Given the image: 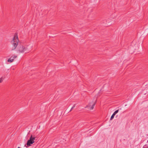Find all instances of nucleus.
I'll use <instances>...</instances> for the list:
<instances>
[{
  "mask_svg": "<svg viewBox=\"0 0 148 148\" xmlns=\"http://www.w3.org/2000/svg\"><path fill=\"white\" fill-rule=\"evenodd\" d=\"M32 47V46L23 45L20 44L17 47L16 50L19 53H27L29 52Z\"/></svg>",
  "mask_w": 148,
  "mask_h": 148,
  "instance_id": "f257e3e1",
  "label": "nucleus"
},
{
  "mask_svg": "<svg viewBox=\"0 0 148 148\" xmlns=\"http://www.w3.org/2000/svg\"><path fill=\"white\" fill-rule=\"evenodd\" d=\"M11 43L12 45V47L11 50H14L16 49L19 44V40L17 35H15L13 39L11 41Z\"/></svg>",
  "mask_w": 148,
  "mask_h": 148,
  "instance_id": "f03ea898",
  "label": "nucleus"
},
{
  "mask_svg": "<svg viewBox=\"0 0 148 148\" xmlns=\"http://www.w3.org/2000/svg\"><path fill=\"white\" fill-rule=\"evenodd\" d=\"M36 137L34 136L31 135L30 136L29 139L28 140L27 143L28 146L31 145L34 143V140H35Z\"/></svg>",
  "mask_w": 148,
  "mask_h": 148,
  "instance_id": "7ed1b4c3",
  "label": "nucleus"
},
{
  "mask_svg": "<svg viewBox=\"0 0 148 148\" xmlns=\"http://www.w3.org/2000/svg\"><path fill=\"white\" fill-rule=\"evenodd\" d=\"M95 103L96 101L94 102L92 101V102H90L85 108H87L89 110H92L93 109L94 107L95 106Z\"/></svg>",
  "mask_w": 148,
  "mask_h": 148,
  "instance_id": "20e7f679",
  "label": "nucleus"
},
{
  "mask_svg": "<svg viewBox=\"0 0 148 148\" xmlns=\"http://www.w3.org/2000/svg\"><path fill=\"white\" fill-rule=\"evenodd\" d=\"M16 57H17V56H12V57H11L10 58H9L8 60L7 61L8 62H9L11 63L13 61L14 59L15 58H16Z\"/></svg>",
  "mask_w": 148,
  "mask_h": 148,
  "instance_id": "39448f33",
  "label": "nucleus"
},
{
  "mask_svg": "<svg viewBox=\"0 0 148 148\" xmlns=\"http://www.w3.org/2000/svg\"><path fill=\"white\" fill-rule=\"evenodd\" d=\"M115 115V114L113 113V114H112L110 118V120H112L114 118V116Z\"/></svg>",
  "mask_w": 148,
  "mask_h": 148,
  "instance_id": "423d86ee",
  "label": "nucleus"
},
{
  "mask_svg": "<svg viewBox=\"0 0 148 148\" xmlns=\"http://www.w3.org/2000/svg\"><path fill=\"white\" fill-rule=\"evenodd\" d=\"M3 79L2 77H1L0 78V83L2 82Z\"/></svg>",
  "mask_w": 148,
  "mask_h": 148,
  "instance_id": "0eeeda50",
  "label": "nucleus"
},
{
  "mask_svg": "<svg viewBox=\"0 0 148 148\" xmlns=\"http://www.w3.org/2000/svg\"><path fill=\"white\" fill-rule=\"evenodd\" d=\"M119 111V110H117L114 112V113L116 115V114Z\"/></svg>",
  "mask_w": 148,
  "mask_h": 148,
  "instance_id": "6e6552de",
  "label": "nucleus"
},
{
  "mask_svg": "<svg viewBox=\"0 0 148 148\" xmlns=\"http://www.w3.org/2000/svg\"><path fill=\"white\" fill-rule=\"evenodd\" d=\"M75 104L73 105V108H74L75 107Z\"/></svg>",
  "mask_w": 148,
  "mask_h": 148,
  "instance_id": "1a4fd4ad",
  "label": "nucleus"
},
{
  "mask_svg": "<svg viewBox=\"0 0 148 148\" xmlns=\"http://www.w3.org/2000/svg\"><path fill=\"white\" fill-rule=\"evenodd\" d=\"M73 108V107H72L71 108V110H70V111H71L72 110Z\"/></svg>",
  "mask_w": 148,
  "mask_h": 148,
  "instance_id": "9d476101",
  "label": "nucleus"
},
{
  "mask_svg": "<svg viewBox=\"0 0 148 148\" xmlns=\"http://www.w3.org/2000/svg\"><path fill=\"white\" fill-rule=\"evenodd\" d=\"M147 142H148V140L147 141Z\"/></svg>",
  "mask_w": 148,
  "mask_h": 148,
  "instance_id": "9b49d317",
  "label": "nucleus"
}]
</instances>
